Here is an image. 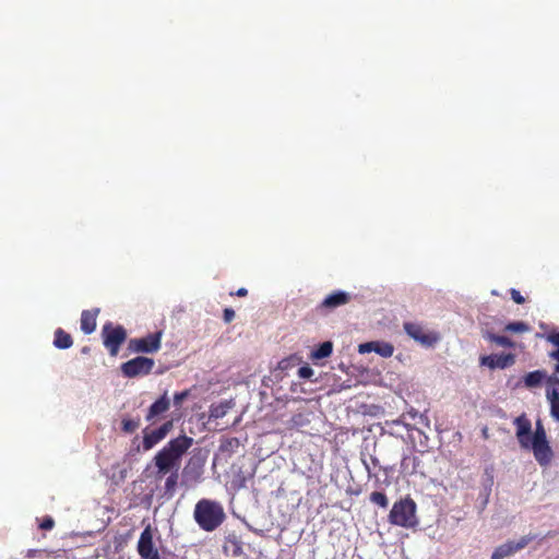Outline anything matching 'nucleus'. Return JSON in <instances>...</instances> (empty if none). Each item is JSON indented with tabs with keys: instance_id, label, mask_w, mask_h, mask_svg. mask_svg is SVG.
Masks as SVG:
<instances>
[{
	"instance_id": "1",
	"label": "nucleus",
	"mask_w": 559,
	"mask_h": 559,
	"mask_svg": "<svg viewBox=\"0 0 559 559\" xmlns=\"http://www.w3.org/2000/svg\"><path fill=\"white\" fill-rule=\"evenodd\" d=\"M192 444L193 439L186 435L170 440L154 457L158 473L165 475L177 469L182 455Z\"/></svg>"
},
{
	"instance_id": "2",
	"label": "nucleus",
	"mask_w": 559,
	"mask_h": 559,
	"mask_svg": "<svg viewBox=\"0 0 559 559\" xmlns=\"http://www.w3.org/2000/svg\"><path fill=\"white\" fill-rule=\"evenodd\" d=\"M193 519L199 527L205 532H213L226 519L223 506L214 500L201 499L197 502Z\"/></svg>"
},
{
	"instance_id": "3",
	"label": "nucleus",
	"mask_w": 559,
	"mask_h": 559,
	"mask_svg": "<svg viewBox=\"0 0 559 559\" xmlns=\"http://www.w3.org/2000/svg\"><path fill=\"white\" fill-rule=\"evenodd\" d=\"M389 521L393 525L411 528L417 525L416 503L409 499L396 501L389 514Z\"/></svg>"
},
{
	"instance_id": "4",
	"label": "nucleus",
	"mask_w": 559,
	"mask_h": 559,
	"mask_svg": "<svg viewBox=\"0 0 559 559\" xmlns=\"http://www.w3.org/2000/svg\"><path fill=\"white\" fill-rule=\"evenodd\" d=\"M534 453L535 460L542 465H548L552 451L547 441L546 431L540 420L536 423L535 431L531 438V449Z\"/></svg>"
},
{
	"instance_id": "5",
	"label": "nucleus",
	"mask_w": 559,
	"mask_h": 559,
	"mask_svg": "<svg viewBox=\"0 0 559 559\" xmlns=\"http://www.w3.org/2000/svg\"><path fill=\"white\" fill-rule=\"evenodd\" d=\"M154 364L152 358L138 356L122 364L121 371L127 378L146 376L152 371Z\"/></svg>"
},
{
	"instance_id": "6",
	"label": "nucleus",
	"mask_w": 559,
	"mask_h": 559,
	"mask_svg": "<svg viewBox=\"0 0 559 559\" xmlns=\"http://www.w3.org/2000/svg\"><path fill=\"white\" fill-rule=\"evenodd\" d=\"M104 346L109 350L111 356H116L120 345L127 337L126 330L122 326L111 328L109 324L103 328Z\"/></svg>"
},
{
	"instance_id": "7",
	"label": "nucleus",
	"mask_w": 559,
	"mask_h": 559,
	"mask_svg": "<svg viewBox=\"0 0 559 559\" xmlns=\"http://www.w3.org/2000/svg\"><path fill=\"white\" fill-rule=\"evenodd\" d=\"M404 331L406 334L424 346H432L437 343L438 336L428 332L424 326L415 322H405Z\"/></svg>"
},
{
	"instance_id": "8",
	"label": "nucleus",
	"mask_w": 559,
	"mask_h": 559,
	"mask_svg": "<svg viewBox=\"0 0 559 559\" xmlns=\"http://www.w3.org/2000/svg\"><path fill=\"white\" fill-rule=\"evenodd\" d=\"M204 462L200 457H191L182 471V485L192 487L200 483L203 475Z\"/></svg>"
},
{
	"instance_id": "9",
	"label": "nucleus",
	"mask_w": 559,
	"mask_h": 559,
	"mask_svg": "<svg viewBox=\"0 0 559 559\" xmlns=\"http://www.w3.org/2000/svg\"><path fill=\"white\" fill-rule=\"evenodd\" d=\"M533 536H522L519 540H508L504 544L498 546L492 555L491 559H504L525 548L532 540Z\"/></svg>"
},
{
	"instance_id": "10",
	"label": "nucleus",
	"mask_w": 559,
	"mask_h": 559,
	"mask_svg": "<svg viewBox=\"0 0 559 559\" xmlns=\"http://www.w3.org/2000/svg\"><path fill=\"white\" fill-rule=\"evenodd\" d=\"M514 425L516 427V439L522 449L530 450L531 449V438H532V424L525 415H521L514 419Z\"/></svg>"
},
{
	"instance_id": "11",
	"label": "nucleus",
	"mask_w": 559,
	"mask_h": 559,
	"mask_svg": "<svg viewBox=\"0 0 559 559\" xmlns=\"http://www.w3.org/2000/svg\"><path fill=\"white\" fill-rule=\"evenodd\" d=\"M162 332L148 334L145 337L132 340L131 344L138 353L152 354L160 348Z\"/></svg>"
},
{
	"instance_id": "12",
	"label": "nucleus",
	"mask_w": 559,
	"mask_h": 559,
	"mask_svg": "<svg viewBox=\"0 0 559 559\" xmlns=\"http://www.w3.org/2000/svg\"><path fill=\"white\" fill-rule=\"evenodd\" d=\"M138 552L142 558H157L159 554L153 544V533L150 526L144 528L138 542Z\"/></svg>"
},
{
	"instance_id": "13",
	"label": "nucleus",
	"mask_w": 559,
	"mask_h": 559,
	"mask_svg": "<svg viewBox=\"0 0 559 559\" xmlns=\"http://www.w3.org/2000/svg\"><path fill=\"white\" fill-rule=\"evenodd\" d=\"M173 428V421L164 423L159 428L152 431H144L143 448L144 450H151L159 441H162Z\"/></svg>"
},
{
	"instance_id": "14",
	"label": "nucleus",
	"mask_w": 559,
	"mask_h": 559,
	"mask_svg": "<svg viewBox=\"0 0 559 559\" xmlns=\"http://www.w3.org/2000/svg\"><path fill=\"white\" fill-rule=\"evenodd\" d=\"M514 361L515 357L512 354H492L480 358V365L490 369H504L512 366Z\"/></svg>"
},
{
	"instance_id": "15",
	"label": "nucleus",
	"mask_w": 559,
	"mask_h": 559,
	"mask_svg": "<svg viewBox=\"0 0 559 559\" xmlns=\"http://www.w3.org/2000/svg\"><path fill=\"white\" fill-rule=\"evenodd\" d=\"M350 300V294L343 292V290H336L330 295H328L321 305L319 306L320 309H329L333 310L340 306L346 305Z\"/></svg>"
},
{
	"instance_id": "16",
	"label": "nucleus",
	"mask_w": 559,
	"mask_h": 559,
	"mask_svg": "<svg viewBox=\"0 0 559 559\" xmlns=\"http://www.w3.org/2000/svg\"><path fill=\"white\" fill-rule=\"evenodd\" d=\"M99 309L84 310L81 314V330L85 334H91L96 329V317Z\"/></svg>"
},
{
	"instance_id": "17",
	"label": "nucleus",
	"mask_w": 559,
	"mask_h": 559,
	"mask_svg": "<svg viewBox=\"0 0 559 559\" xmlns=\"http://www.w3.org/2000/svg\"><path fill=\"white\" fill-rule=\"evenodd\" d=\"M170 406V402L166 394H164L162 397H159L156 402H154L148 409V413L146 415V420H153L158 415L165 413L168 411Z\"/></svg>"
},
{
	"instance_id": "18",
	"label": "nucleus",
	"mask_w": 559,
	"mask_h": 559,
	"mask_svg": "<svg viewBox=\"0 0 559 559\" xmlns=\"http://www.w3.org/2000/svg\"><path fill=\"white\" fill-rule=\"evenodd\" d=\"M233 401H222L210 406V419H221L234 407Z\"/></svg>"
},
{
	"instance_id": "19",
	"label": "nucleus",
	"mask_w": 559,
	"mask_h": 559,
	"mask_svg": "<svg viewBox=\"0 0 559 559\" xmlns=\"http://www.w3.org/2000/svg\"><path fill=\"white\" fill-rule=\"evenodd\" d=\"M547 378L546 372L543 370H535L532 372H528L524 377V384L526 388H536L540 385V383Z\"/></svg>"
},
{
	"instance_id": "20",
	"label": "nucleus",
	"mask_w": 559,
	"mask_h": 559,
	"mask_svg": "<svg viewBox=\"0 0 559 559\" xmlns=\"http://www.w3.org/2000/svg\"><path fill=\"white\" fill-rule=\"evenodd\" d=\"M73 344L72 337L70 334L66 333L62 329H58L55 332L53 345L60 349L70 348Z\"/></svg>"
},
{
	"instance_id": "21",
	"label": "nucleus",
	"mask_w": 559,
	"mask_h": 559,
	"mask_svg": "<svg viewBox=\"0 0 559 559\" xmlns=\"http://www.w3.org/2000/svg\"><path fill=\"white\" fill-rule=\"evenodd\" d=\"M332 350H333V345L331 342H323L322 344H320V346L312 352L311 354V357L312 359H323V358H326L329 357L331 354H332Z\"/></svg>"
},
{
	"instance_id": "22",
	"label": "nucleus",
	"mask_w": 559,
	"mask_h": 559,
	"mask_svg": "<svg viewBox=\"0 0 559 559\" xmlns=\"http://www.w3.org/2000/svg\"><path fill=\"white\" fill-rule=\"evenodd\" d=\"M546 397L550 404V416L559 423V395H557L556 391L554 390L550 391Z\"/></svg>"
},
{
	"instance_id": "23",
	"label": "nucleus",
	"mask_w": 559,
	"mask_h": 559,
	"mask_svg": "<svg viewBox=\"0 0 559 559\" xmlns=\"http://www.w3.org/2000/svg\"><path fill=\"white\" fill-rule=\"evenodd\" d=\"M373 352L380 355L381 357L389 358L393 355L394 347L391 343L376 341Z\"/></svg>"
},
{
	"instance_id": "24",
	"label": "nucleus",
	"mask_w": 559,
	"mask_h": 559,
	"mask_svg": "<svg viewBox=\"0 0 559 559\" xmlns=\"http://www.w3.org/2000/svg\"><path fill=\"white\" fill-rule=\"evenodd\" d=\"M504 331L512 333H524L530 331V326L522 321L511 322L504 326Z\"/></svg>"
},
{
	"instance_id": "25",
	"label": "nucleus",
	"mask_w": 559,
	"mask_h": 559,
	"mask_svg": "<svg viewBox=\"0 0 559 559\" xmlns=\"http://www.w3.org/2000/svg\"><path fill=\"white\" fill-rule=\"evenodd\" d=\"M140 426V419L123 418L122 430L127 433L134 432Z\"/></svg>"
},
{
	"instance_id": "26",
	"label": "nucleus",
	"mask_w": 559,
	"mask_h": 559,
	"mask_svg": "<svg viewBox=\"0 0 559 559\" xmlns=\"http://www.w3.org/2000/svg\"><path fill=\"white\" fill-rule=\"evenodd\" d=\"M370 501L373 502L374 504H378L381 508H386L389 504L386 496L380 491H373L370 495Z\"/></svg>"
},
{
	"instance_id": "27",
	"label": "nucleus",
	"mask_w": 559,
	"mask_h": 559,
	"mask_svg": "<svg viewBox=\"0 0 559 559\" xmlns=\"http://www.w3.org/2000/svg\"><path fill=\"white\" fill-rule=\"evenodd\" d=\"M546 395L549 394L550 391H556L557 395H559V378L557 376H550L546 380Z\"/></svg>"
},
{
	"instance_id": "28",
	"label": "nucleus",
	"mask_w": 559,
	"mask_h": 559,
	"mask_svg": "<svg viewBox=\"0 0 559 559\" xmlns=\"http://www.w3.org/2000/svg\"><path fill=\"white\" fill-rule=\"evenodd\" d=\"M177 480H178L177 473H173L170 476L167 477V479L165 481L166 493H169L170 496L174 495V491H175V488L177 485Z\"/></svg>"
},
{
	"instance_id": "29",
	"label": "nucleus",
	"mask_w": 559,
	"mask_h": 559,
	"mask_svg": "<svg viewBox=\"0 0 559 559\" xmlns=\"http://www.w3.org/2000/svg\"><path fill=\"white\" fill-rule=\"evenodd\" d=\"M189 395V391L186 390V391H181V392H177L175 395H174V405L178 408L181 407L183 401L188 397Z\"/></svg>"
},
{
	"instance_id": "30",
	"label": "nucleus",
	"mask_w": 559,
	"mask_h": 559,
	"mask_svg": "<svg viewBox=\"0 0 559 559\" xmlns=\"http://www.w3.org/2000/svg\"><path fill=\"white\" fill-rule=\"evenodd\" d=\"M495 344L501 347H513L514 343L507 336L497 335Z\"/></svg>"
},
{
	"instance_id": "31",
	"label": "nucleus",
	"mask_w": 559,
	"mask_h": 559,
	"mask_svg": "<svg viewBox=\"0 0 559 559\" xmlns=\"http://www.w3.org/2000/svg\"><path fill=\"white\" fill-rule=\"evenodd\" d=\"M298 376L302 379H309L313 376V369L309 366H302L298 369Z\"/></svg>"
},
{
	"instance_id": "32",
	"label": "nucleus",
	"mask_w": 559,
	"mask_h": 559,
	"mask_svg": "<svg viewBox=\"0 0 559 559\" xmlns=\"http://www.w3.org/2000/svg\"><path fill=\"white\" fill-rule=\"evenodd\" d=\"M376 342L362 343L358 346L359 354H367L373 352Z\"/></svg>"
},
{
	"instance_id": "33",
	"label": "nucleus",
	"mask_w": 559,
	"mask_h": 559,
	"mask_svg": "<svg viewBox=\"0 0 559 559\" xmlns=\"http://www.w3.org/2000/svg\"><path fill=\"white\" fill-rule=\"evenodd\" d=\"M546 340L559 348V332H550L547 334Z\"/></svg>"
},
{
	"instance_id": "34",
	"label": "nucleus",
	"mask_w": 559,
	"mask_h": 559,
	"mask_svg": "<svg viewBox=\"0 0 559 559\" xmlns=\"http://www.w3.org/2000/svg\"><path fill=\"white\" fill-rule=\"evenodd\" d=\"M511 297L515 304H523L525 301L524 297L516 289L511 290Z\"/></svg>"
},
{
	"instance_id": "35",
	"label": "nucleus",
	"mask_w": 559,
	"mask_h": 559,
	"mask_svg": "<svg viewBox=\"0 0 559 559\" xmlns=\"http://www.w3.org/2000/svg\"><path fill=\"white\" fill-rule=\"evenodd\" d=\"M549 357H550L551 359L557 360V364H556V366H555V371H556L557 373H559V348H557L556 350H552V352L549 354Z\"/></svg>"
},
{
	"instance_id": "36",
	"label": "nucleus",
	"mask_w": 559,
	"mask_h": 559,
	"mask_svg": "<svg viewBox=\"0 0 559 559\" xmlns=\"http://www.w3.org/2000/svg\"><path fill=\"white\" fill-rule=\"evenodd\" d=\"M53 526V520L51 518H47L43 521V523L40 524V527L43 530H50L52 528Z\"/></svg>"
},
{
	"instance_id": "37",
	"label": "nucleus",
	"mask_w": 559,
	"mask_h": 559,
	"mask_svg": "<svg viewBox=\"0 0 559 559\" xmlns=\"http://www.w3.org/2000/svg\"><path fill=\"white\" fill-rule=\"evenodd\" d=\"M235 317V312L233 309H225L224 310V320L226 322H230Z\"/></svg>"
},
{
	"instance_id": "38",
	"label": "nucleus",
	"mask_w": 559,
	"mask_h": 559,
	"mask_svg": "<svg viewBox=\"0 0 559 559\" xmlns=\"http://www.w3.org/2000/svg\"><path fill=\"white\" fill-rule=\"evenodd\" d=\"M483 336H484V338H486V340H488L489 342H492V343H495V340L497 337V335L495 333L490 332V331H484L483 332Z\"/></svg>"
},
{
	"instance_id": "39",
	"label": "nucleus",
	"mask_w": 559,
	"mask_h": 559,
	"mask_svg": "<svg viewBox=\"0 0 559 559\" xmlns=\"http://www.w3.org/2000/svg\"><path fill=\"white\" fill-rule=\"evenodd\" d=\"M247 293H248V292H247V289L242 287V288H239V289L237 290L236 295H237V296H240V297H243V296H246V295H247Z\"/></svg>"
},
{
	"instance_id": "40",
	"label": "nucleus",
	"mask_w": 559,
	"mask_h": 559,
	"mask_svg": "<svg viewBox=\"0 0 559 559\" xmlns=\"http://www.w3.org/2000/svg\"><path fill=\"white\" fill-rule=\"evenodd\" d=\"M364 465H365L368 474L370 475V466H369V464L366 461H364Z\"/></svg>"
},
{
	"instance_id": "41",
	"label": "nucleus",
	"mask_w": 559,
	"mask_h": 559,
	"mask_svg": "<svg viewBox=\"0 0 559 559\" xmlns=\"http://www.w3.org/2000/svg\"><path fill=\"white\" fill-rule=\"evenodd\" d=\"M371 462H372L373 465H377L378 464V459L372 456L371 457Z\"/></svg>"
},
{
	"instance_id": "42",
	"label": "nucleus",
	"mask_w": 559,
	"mask_h": 559,
	"mask_svg": "<svg viewBox=\"0 0 559 559\" xmlns=\"http://www.w3.org/2000/svg\"><path fill=\"white\" fill-rule=\"evenodd\" d=\"M405 462H406V457L403 459L402 466H404Z\"/></svg>"
}]
</instances>
